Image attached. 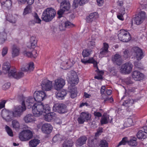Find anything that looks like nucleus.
Listing matches in <instances>:
<instances>
[{
    "label": "nucleus",
    "instance_id": "1",
    "mask_svg": "<svg viewBox=\"0 0 147 147\" xmlns=\"http://www.w3.org/2000/svg\"><path fill=\"white\" fill-rule=\"evenodd\" d=\"M32 110L35 116L39 117L42 115L44 116L45 120L47 121H50L56 116L55 113H50L51 108L48 104L44 105L41 102L36 103L32 106Z\"/></svg>",
    "mask_w": 147,
    "mask_h": 147
},
{
    "label": "nucleus",
    "instance_id": "2",
    "mask_svg": "<svg viewBox=\"0 0 147 147\" xmlns=\"http://www.w3.org/2000/svg\"><path fill=\"white\" fill-rule=\"evenodd\" d=\"M23 99L22 106H19L15 107L12 112V114L14 117H20L22 113L26 110V106H27L28 109L30 108L32 106V104L36 101L35 98L32 96L25 97Z\"/></svg>",
    "mask_w": 147,
    "mask_h": 147
},
{
    "label": "nucleus",
    "instance_id": "3",
    "mask_svg": "<svg viewBox=\"0 0 147 147\" xmlns=\"http://www.w3.org/2000/svg\"><path fill=\"white\" fill-rule=\"evenodd\" d=\"M10 67V63L8 61L4 62L2 65V68L3 71L5 74L8 73V75L9 77H13L15 78L18 79L23 76L24 73L21 71L17 72L16 69H11L9 72Z\"/></svg>",
    "mask_w": 147,
    "mask_h": 147
},
{
    "label": "nucleus",
    "instance_id": "4",
    "mask_svg": "<svg viewBox=\"0 0 147 147\" xmlns=\"http://www.w3.org/2000/svg\"><path fill=\"white\" fill-rule=\"evenodd\" d=\"M56 14V11L54 9L51 7L48 8L43 11L42 19L45 22H49L55 17Z\"/></svg>",
    "mask_w": 147,
    "mask_h": 147
},
{
    "label": "nucleus",
    "instance_id": "5",
    "mask_svg": "<svg viewBox=\"0 0 147 147\" xmlns=\"http://www.w3.org/2000/svg\"><path fill=\"white\" fill-rule=\"evenodd\" d=\"M67 79L69 85V88L73 87L78 83L79 79L76 73L74 71H71L67 74Z\"/></svg>",
    "mask_w": 147,
    "mask_h": 147
},
{
    "label": "nucleus",
    "instance_id": "6",
    "mask_svg": "<svg viewBox=\"0 0 147 147\" xmlns=\"http://www.w3.org/2000/svg\"><path fill=\"white\" fill-rule=\"evenodd\" d=\"M33 136V132L30 129L24 130L19 134V138L22 141L28 140Z\"/></svg>",
    "mask_w": 147,
    "mask_h": 147
},
{
    "label": "nucleus",
    "instance_id": "7",
    "mask_svg": "<svg viewBox=\"0 0 147 147\" xmlns=\"http://www.w3.org/2000/svg\"><path fill=\"white\" fill-rule=\"evenodd\" d=\"M118 36L119 39L123 42H127L131 39V36L129 32L123 29L120 30Z\"/></svg>",
    "mask_w": 147,
    "mask_h": 147
},
{
    "label": "nucleus",
    "instance_id": "8",
    "mask_svg": "<svg viewBox=\"0 0 147 147\" xmlns=\"http://www.w3.org/2000/svg\"><path fill=\"white\" fill-rule=\"evenodd\" d=\"M71 7V5L68 0H67L64 3L60 4V9L59 10L57 13L59 17H61L64 12L68 11Z\"/></svg>",
    "mask_w": 147,
    "mask_h": 147
},
{
    "label": "nucleus",
    "instance_id": "9",
    "mask_svg": "<svg viewBox=\"0 0 147 147\" xmlns=\"http://www.w3.org/2000/svg\"><path fill=\"white\" fill-rule=\"evenodd\" d=\"M133 67L132 64L130 62H127L121 66L120 72L125 74H129L132 71Z\"/></svg>",
    "mask_w": 147,
    "mask_h": 147
},
{
    "label": "nucleus",
    "instance_id": "10",
    "mask_svg": "<svg viewBox=\"0 0 147 147\" xmlns=\"http://www.w3.org/2000/svg\"><path fill=\"white\" fill-rule=\"evenodd\" d=\"M34 95L36 101L38 102L42 101L47 97L45 92L42 91H36Z\"/></svg>",
    "mask_w": 147,
    "mask_h": 147
},
{
    "label": "nucleus",
    "instance_id": "11",
    "mask_svg": "<svg viewBox=\"0 0 147 147\" xmlns=\"http://www.w3.org/2000/svg\"><path fill=\"white\" fill-rule=\"evenodd\" d=\"M65 84V81L62 78H58L55 80L54 88L56 90H58L62 88Z\"/></svg>",
    "mask_w": 147,
    "mask_h": 147
},
{
    "label": "nucleus",
    "instance_id": "12",
    "mask_svg": "<svg viewBox=\"0 0 147 147\" xmlns=\"http://www.w3.org/2000/svg\"><path fill=\"white\" fill-rule=\"evenodd\" d=\"M133 55L135 56L138 60H140L143 57V53L142 50L138 47H134L132 49Z\"/></svg>",
    "mask_w": 147,
    "mask_h": 147
},
{
    "label": "nucleus",
    "instance_id": "13",
    "mask_svg": "<svg viewBox=\"0 0 147 147\" xmlns=\"http://www.w3.org/2000/svg\"><path fill=\"white\" fill-rule=\"evenodd\" d=\"M66 106L63 104H56L54 105L53 107V111L57 112L59 113H63L66 111Z\"/></svg>",
    "mask_w": 147,
    "mask_h": 147
},
{
    "label": "nucleus",
    "instance_id": "14",
    "mask_svg": "<svg viewBox=\"0 0 147 147\" xmlns=\"http://www.w3.org/2000/svg\"><path fill=\"white\" fill-rule=\"evenodd\" d=\"M52 82L47 79H45L42 81L41 85L42 89L46 91L50 90L52 88Z\"/></svg>",
    "mask_w": 147,
    "mask_h": 147
},
{
    "label": "nucleus",
    "instance_id": "15",
    "mask_svg": "<svg viewBox=\"0 0 147 147\" xmlns=\"http://www.w3.org/2000/svg\"><path fill=\"white\" fill-rule=\"evenodd\" d=\"M75 63V62L72 59H67L61 63V67L64 69H68L70 68Z\"/></svg>",
    "mask_w": 147,
    "mask_h": 147
},
{
    "label": "nucleus",
    "instance_id": "16",
    "mask_svg": "<svg viewBox=\"0 0 147 147\" xmlns=\"http://www.w3.org/2000/svg\"><path fill=\"white\" fill-rule=\"evenodd\" d=\"M146 17L144 11H141L135 18V21L137 25H139L142 23Z\"/></svg>",
    "mask_w": 147,
    "mask_h": 147
},
{
    "label": "nucleus",
    "instance_id": "17",
    "mask_svg": "<svg viewBox=\"0 0 147 147\" xmlns=\"http://www.w3.org/2000/svg\"><path fill=\"white\" fill-rule=\"evenodd\" d=\"M132 76L136 81H140L142 80L144 77V74L138 71H134L132 73Z\"/></svg>",
    "mask_w": 147,
    "mask_h": 147
},
{
    "label": "nucleus",
    "instance_id": "18",
    "mask_svg": "<svg viewBox=\"0 0 147 147\" xmlns=\"http://www.w3.org/2000/svg\"><path fill=\"white\" fill-rule=\"evenodd\" d=\"M11 114V112L8 110L3 109L2 111V116L3 118L7 121H9L12 119V117L10 115Z\"/></svg>",
    "mask_w": 147,
    "mask_h": 147
},
{
    "label": "nucleus",
    "instance_id": "19",
    "mask_svg": "<svg viewBox=\"0 0 147 147\" xmlns=\"http://www.w3.org/2000/svg\"><path fill=\"white\" fill-rule=\"evenodd\" d=\"M112 61L114 64L120 65L122 63V60L121 55L118 53H116L112 56Z\"/></svg>",
    "mask_w": 147,
    "mask_h": 147
},
{
    "label": "nucleus",
    "instance_id": "20",
    "mask_svg": "<svg viewBox=\"0 0 147 147\" xmlns=\"http://www.w3.org/2000/svg\"><path fill=\"white\" fill-rule=\"evenodd\" d=\"M109 47V45L107 43H103V47L100 50L99 55V57H102L107 55L108 53L109 52L108 51Z\"/></svg>",
    "mask_w": 147,
    "mask_h": 147
},
{
    "label": "nucleus",
    "instance_id": "21",
    "mask_svg": "<svg viewBox=\"0 0 147 147\" xmlns=\"http://www.w3.org/2000/svg\"><path fill=\"white\" fill-rule=\"evenodd\" d=\"M53 127L49 123H46L44 124L42 127V130L43 132L48 134L52 131Z\"/></svg>",
    "mask_w": 147,
    "mask_h": 147
},
{
    "label": "nucleus",
    "instance_id": "22",
    "mask_svg": "<svg viewBox=\"0 0 147 147\" xmlns=\"http://www.w3.org/2000/svg\"><path fill=\"white\" fill-rule=\"evenodd\" d=\"M18 18L17 14L9 13L6 16V19L7 20L13 24L16 23Z\"/></svg>",
    "mask_w": 147,
    "mask_h": 147
},
{
    "label": "nucleus",
    "instance_id": "23",
    "mask_svg": "<svg viewBox=\"0 0 147 147\" xmlns=\"http://www.w3.org/2000/svg\"><path fill=\"white\" fill-rule=\"evenodd\" d=\"M72 23L69 21L65 22V23H62L59 25V28L60 30H65L66 28H70L74 26Z\"/></svg>",
    "mask_w": 147,
    "mask_h": 147
},
{
    "label": "nucleus",
    "instance_id": "24",
    "mask_svg": "<svg viewBox=\"0 0 147 147\" xmlns=\"http://www.w3.org/2000/svg\"><path fill=\"white\" fill-rule=\"evenodd\" d=\"M1 3L3 8L9 9L11 7L12 2L11 0H1Z\"/></svg>",
    "mask_w": 147,
    "mask_h": 147
},
{
    "label": "nucleus",
    "instance_id": "25",
    "mask_svg": "<svg viewBox=\"0 0 147 147\" xmlns=\"http://www.w3.org/2000/svg\"><path fill=\"white\" fill-rule=\"evenodd\" d=\"M113 118L109 115H103L101 119L100 123L102 125L106 124L109 122L112 123Z\"/></svg>",
    "mask_w": 147,
    "mask_h": 147
},
{
    "label": "nucleus",
    "instance_id": "26",
    "mask_svg": "<svg viewBox=\"0 0 147 147\" xmlns=\"http://www.w3.org/2000/svg\"><path fill=\"white\" fill-rule=\"evenodd\" d=\"M81 62L82 63L86 64L88 63H92L94 64V67H96L97 70H96V71H98L99 69L97 66V62L93 58H90L88 60H86L83 59L81 60Z\"/></svg>",
    "mask_w": 147,
    "mask_h": 147
},
{
    "label": "nucleus",
    "instance_id": "27",
    "mask_svg": "<svg viewBox=\"0 0 147 147\" xmlns=\"http://www.w3.org/2000/svg\"><path fill=\"white\" fill-rule=\"evenodd\" d=\"M96 141V140L94 136H91L88 139V145L90 147H98V144Z\"/></svg>",
    "mask_w": 147,
    "mask_h": 147
},
{
    "label": "nucleus",
    "instance_id": "28",
    "mask_svg": "<svg viewBox=\"0 0 147 147\" xmlns=\"http://www.w3.org/2000/svg\"><path fill=\"white\" fill-rule=\"evenodd\" d=\"M34 69V64L32 62H30L26 65L25 67H23L21 68L22 71H31Z\"/></svg>",
    "mask_w": 147,
    "mask_h": 147
},
{
    "label": "nucleus",
    "instance_id": "29",
    "mask_svg": "<svg viewBox=\"0 0 147 147\" xmlns=\"http://www.w3.org/2000/svg\"><path fill=\"white\" fill-rule=\"evenodd\" d=\"M98 15L97 13L94 12L90 13V15L86 18V20L88 22H92L95 19L98 18Z\"/></svg>",
    "mask_w": 147,
    "mask_h": 147
},
{
    "label": "nucleus",
    "instance_id": "30",
    "mask_svg": "<svg viewBox=\"0 0 147 147\" xmlns=\"http://www.w3.org/2000/svg\"><path fill=\"white\" fill-rule=\"evenodd\" d=\"M20 53V49L16 46H14L12 49L11 56L13 58L18 56Z\"/></svg>",
    "mask_w": 147,
    "mask_h": 147
},
{
    "label": "nucleus",
    "instance_id": "31",
    "mask_svg": "<svg viewBox=\"0 0 147 147\" xmlns=\"http://www.w3.org/2000/svg\"><path fill=\"white\" fill-rule=\"evenodd\" d=\"M69 91V95L71 97L74 98L76 97L77 95V88L75 87H70Z\"/></svg>",
    "mask_w": 147,
    "mask_h": 147
},
{
    "label": "nucleus",
    "instance_id": "32",
    "mask_svg": "<svg viewBox=\"0 0 147 147\" xmlns=\"http://www.w3.org/2000/svg\"><path fill=\"white\" fill-rule=\"evenodd\" d=\"M87 140V138L85 136L80 137L76 141V144L77 146H81L86 143Z\"/></svg>",
    "mask_w": 147,
    "mask_h": 147
},
{
    "label": "nucleus",
    "instance_id": "33",
    "mask_svg": "<svg viewBox=\"0 0 147 147\" xmlns=\"http://www.w3.org/2000/svg\"><path fill=\"white\" fill-rule=\"evenodd\" d=\"M95 38H93L92 36L91 38H90L88 39L87 46L89 48L92 49L95 47Z\"/></svg>",
    "mask_w": 147,
    "mask_h": 147
},
{
    "label": "nucleus",
    "instance_id": "34",
    "mask_svg": "<svg viewBox=\"0 0 147 147\" xmlns=\"http://www.w3.org/2000/svg\"><path fill=\"white\" fill-rule=\"evenodd\" d=\"M124 102L122 105L127 107H129L131 106L134 103V101L131 97H128L126 98Z\"/></svg>",
    "mask_w": 147,
    "mask_h": 147
},
{
    "label": "nucleus",
    "instance_id": "35",
    "mask_svg": "<svg viewBox=\"0 0 147 147\" xmlns=\"http://www.w3.org/2000/svg\"><path fill=\"white\" fill-rule=\"evenodd\" d=\"M24 119L26 123H28L34 121V118L32 114H28L24 117Z\"/></svg>",
    "mask_w": 147,
    "mask_h": 147
},
{
    "label": "nucleus",
    "instance_id": "36",
    "mask_svg": "<svg viewBox=\"0 0 147 147\" xmlns=\"http://www.w3.org/2000/svg\"><path fill=\"white\" fill-rule=\"evenodd\" d=\"M67 94L66 91L62 90L57 92L56 95L57 98L59 99H62L63 98L66 96Z\"/></svg>",
    "mask_w": 147,
    "mask_h": 147
},
{
    "label": "nucleus",
    "instance_id": "37",
    "mask_svg": "<svg viewBox=\"0 0 147 147\" xmlns=\"http://www.w3.org/2000/svg\"><path fill=\"white\" fill-rule=\"evenodd\" d=\"M88 0H74L73 5L76 7L78 5H82L87 3Z\"/></svg>",
    "mask_w": 147,
    "mask_h": 147
},
{
    "label": "nucleus",
    "instance_id": "38",
    "mask_svg": "<svg viewBox=\"0 0 147 147\" xmlns=\"http://www.w3.org/2000/svg\"><path fill=\"white\" fill-rule=\"evenodd\" d=\"M30 42L31 45V47L32 48H34L37 45V40L35 37L32 36L30 39Z\"/></svg>",
    "mask_w": 147,
    "mask_h": 147
},
{
    "label": "nucleus",
    "instance_id": "39",
    "mask_svg": "<svg viewBox=\"0 0 147 147\" xmlns=\"http://www.w3.org/2000/svg\"><path fill=\"white\" fill-rule=\"evenodd\" d=\"M40 142V140L36 139H34L29 142V146L30 147H36Z\"/></svg>",
    "mask_w": 147,
    "mask_h": 147
},
{
    "label": "nucleus",
    "instance_id": "40",
    "mask_svg": "<svg viewBox=\"0 0 147 147\" xmlns=\"http://www.w3.org/2000/svg\"><path fill=\"white\" fill-rule=\"evenodd\" d=\"M6 37V34L4 31L0 32V44L3 43L5 40Z\"/></svg>",
    "mask_w": 147,
    "mask_h": 147
},
{
    "label": "nucleus",
    "instance_id": "41",
    "mask_svg": "<svg viewBox=\"0 0 147 147\" xmlns=\"http://www.w3.org/2000/svg\"><path fill=\"white\" fill-rule=\"evenodd\" d=\"M92 53V51L91 49H86L83 50L82 52V55L84 57L89 56Z\"/></svg>",
    "mask_w": 147,
    "mask_h": 147
},
{
    "label": "nucleus",
    "instance_id": "42",
    "mask_svg": "<svg viewBox=\"0 0 147 147\" xmlns=\"http://www.w3.org/2000/svg\"><path fill=\"white\" fill-rule=\"evenodd\" d=\"M73 142L71 139H69L65 141L63 147H71L73 145Z\"/></svg>",
    "mask_w": 147,
    "mask_h": 147
},
{
    "label": "nucleus",
    "instance_id": "43",
    "mask_svg": "<svg viewBox=\"0 0 147 147\" xmlns=\"http://www.w3.org/2000/svg\"><path fill=\"white\" fill-rule=\"evenodd\" d=\"M123 56L125 58H127L129 57L131 55H133V51H130L127 49L125 50L123 52Z\"/></svg>",
    "mask_w": 147,
    "mask_h": 147
},
{
    "label": "nucleus",
    "instance_id": "44",
    "mask_svg": "<svg viewBox=\"0 0 147 147\" xmlns=\"http://www.w3.org/2000/svg\"><path fill=\"white\" fill-rule=\"evenodd\" d=\"M142 130H140L137 133V136L139 139H145L146 138V135Z\"/></svg>",
    "mask_w": 147,
    "mask_h": 147
},
{
    "label": "nucleus",
    "instance_id": "45",
    "mask_svg": "<svg viewBox=\"0 0 147 147\" xmlns=\"http://www.w3.org/2000/svg\"><path fill=\"white\" fill-rule=\"evenodd\" d=\"M133 123V121L131 118H128L125 121L124 123V126L125 127H129L132 125Z\"/></svg>",
    "mask_w": 147,
    "mask_h": 147
},
{
    "label": "nucleus",
    "instance_id": "46",
    "mask_svg": "<svg viewBox=\"0 0 147 147\" xmlns=\"http://www.w3.org/2000/svg\"><path fill=\"white\" fill-rule=\"evenodd\" d=\"M32 12V7L30 5H28L24 9L23 13L24 15H25L27 14L30 13Z\"/></svg>",
    "mask_w": 147,
    "mask_h": 147
},
{
    "label": "nucleus",
    "instance_id": "47",
    "mask_svg": "<svg viewBox=\"0 0 147 147\" xmlns=\"http://www.w3.org/2000/svg\"><path fill=\"white\" fill-rule=\"evenodd\" d=\"M80 116L86 121L89 119L90 117L88 112H82L81 113Z\"/></svg>",
    "mask_w": 147,
    "mask_h": 147
},
{
    "label": "nucleus",
    "instance_id": "48",
    "mask_svg": "<svg viewBox=\"0 0 147 147\" xmlns=\"http://www.w3.org/2000/svg\"><path fill=\"white\" fill-rule=\"evenodd\" d=\"M12 125L13 127L15 129H18L20 127L19 122L16 120H14L12 121Z\"/></svg>",
    "mask_w": 147,
    "mask_h": 147
},
{
    "label": "nucleus",
    "instance_id": "49",
    "mask_svg": "<svg viewBox=\"0 0 147 147\" xmlns=\"http://www.w3.org/2000/svg\"><path fill=\"white\" fill-rule=\"evenodd\" d=\"M129 144L132 146H136L137 145L136 138H133L131 139L129 142Z\"/></svg>",
    "mask_w": 147,
    "mask_h": 147
},
{
    "label": "nucleus",
    "instance_id": "50",
    "mask_svg": "<svg viewBox=\"0 0 147 147\" xmlns=\"http://www.w3.org/2000/svg\"><path fill=\"white\" fill-rule=\"evenodd\" d=\"M35 23H40L41 21V19L39 18L37 14L35 13L33 15Z\"/></svg>",
    "mask_w": 147,
    "mask_h": 147
},
{
    "label": "nucleus",
    "instance_id": "51",
    "mask_svg": "<svg viewBox=\"0 0 147 147\" xmlns=\"http://www.w3.org/2000/svg\"><path fill=\"white\" fill-rule=\"evenodd\" d=\"M99 146L100 147H108L107 143L105 140H102L100 141Z\"/></svg>",
    "mask_w": 147,
    "mask_h": 147
},
{
    "label": "nucleus",
    "instance_id": "52",
    "mask_svg": "<svg viewBox=\"0 0 147 147\" xmlns=\"http://www.w3.org/2000/svg\"><path fill=\"white\" fill-rule=\"evenodd\" d=\"M5 129L8 135L10 136H13L12 130L7 125L5 126Z\"/></svg>",
    "mask_w": 147,
    "mask_h": 147
},
{
    "label": "nucleus",
    "instance_id": "53",
    "mask_svg": "<svg viewBox=\"0 0 147 147\" xmlns=\"http://www.w3.org/2000/svg\"><path fill=\"white\" fill-rule=\"evenodd\" d=\"M127 141V138L125 137L123 138L122 140L120 142L119 144L117 146V147H119V146L121 145H125L126 144Z\"/></svg>",
    "mask_w": 147,
    "mask_h": 147
},
{
    "label": "nucleus",
    "instance_id": "54",
    "mask_svg": "<svg viewBox=\"0 0 147 147\" xmlns=\"http://www.w3.org/2000/svg\"><path fill=\"white\" fill-rule=\"evenodd\" d=\"M103 99H104V101L106 102V101H108L110 102H113V100L112 98L111 97L109 98L107 96H105L104 97L102 96Z\"/></svg>",
    "mask_w": 147,
    "mask_h": 147
},
{
    "label": "nucleus",
    "instance_id": "55",
    "mask_svg": "<svg viewBox=\"0 0 147 147\" xmlns=\"http://www.w3.org/2000/svg\"><path fill=\"white\" fill-rule=\"evenodd\" d=\"M23 53L25 56H27L28 57H32V53L31 52H28L26 51H25L23 52Z\"/></svg>",
    "mask_w": 147,
    "mask_h": 147
},
{
    "label": "nucleus",
    "instance_id": "56",
    "mask_svg": "<svg viewBox=\"0 0 147 147\" xmlns=\"http://www.w3.org/2000/svg\"><path fill=\"white\" fill-rule=\"evenodd\" d=\"M8 48L7 47L4 48L2 50V55L3 57L5 56L7 53Z\"/></svg>",
    "mask_w": 147,
    "mask_h": 147
},
{
    "label": "nucleus",
    "instance_id": "57",
    "mask_svg": "<svg viewBox=\"0 0 147 147\" xmlns=\"http://www.w3.org/2000/svg\"><path fill=\"white\" fill-rule=\"evenodd\" d=\"M105 86H102L101 87V88L100 90V91H101V94L103 95H102V97L103 96V97L105 96L104 95L105 94Z\"/></svg>",
    "mask_w": 147,
    "mask_h": 147
},
{
    "label": "nucleus",
    "instance_id": "58",
    "mask_svg": "<svg viewBox=\"0 0 147 147\" xmlns=\"http://www.w3.org/2000/svg\"><path fill=\"white\" fill-rule=\"evenodd\" d=\"M60 136L59 134H57L54 136L53 138V141L54 142H55L58 141L60 139Z\"/></svg>",
    "mask_w": 147,
    "mask_h": 147
},
{
    "label": "nucleus",
    "instance_id": "59",
    "mask_svg": "<svg viewBox=\"0 0 147 147\" xmlns=\"http://www.w3.org/2000/svg\"><path fill=\"white\" fill-rule=\"evenodd\" d=\"M125 82L127 84H131L133 83V82L131 80V79L130 78H126L125 79Z\"/></svg>",
    "mask_w": 147,
    "mask_h": 147
},
{
    "label": "nucleus",
    "instance_id": "60",
    "mask_svg": "<svg viewBox=\"0 0 147 147\" xmlns=\"http://www.w3.org/2000/svg\"><path fill=\"white\" fill-rule=\"evenodd\" d=\"M10 84L9 83H7L5 84L3 86V88L4 90H6L9 88Z\"/></svg>",
    "mask_w": 147,
    "mask_h": 147
},
{
    "label": "nucleus",
    "instance_id": "61",
    "mask_svg": "<svg viewBox=\"0 0 147 147\" xmlns=\"http://www.w3.org/2000/svg\"><path fill=\"white\" fill-rule=\"evenodd\" d=\"M78 123L80 124H82L85 121H86L84 118H83L80 115V116L78 118Z\"/></svg>",
    "mask_w": 147,
    "mask_h": 147
},
{
    "label": "nucleus",
    "instance_id": "62",
    "mask_svg": "<svg viewBox=\"0 0 147 147\" xmlns=\"http://www.w3.org/2000/svg\"><path fill=\"white\" fill-rule=\"evenodd\" d=\"M102 127L99 128L97 130V132L95 134V136H97L99 135H100V133L102 132Z\"/></svg>",
    "mask_w": 147,
    "mask_h": 147
},
{
    "label": "nucleus",
    "instance_id": "63",
    "mask_svg": "<svg viewBox=\"0 0 147 147\" xmlns=\"http://www.w3.org/2000/svg\"><path fill=\"white\" fill-rule=\"evenodd\" d=\"M98 5L99 6H101L104 3L103 0H97Z\"/></svg>",
    "mask_w": 147,
    "mask_h": 147
},
{
    "label": "nucleus",
    "instance_id": "64",
    "mask_svg": "<svg viewBox=\"0 0 147 147\" xmlns=\"http://www.w3.org/2000/svg\"><path fill=\"white\" fill-rule=\"evenodd\" d=\"M5 100H3L1 102H0V109L4 107H5V105L6 102Z\"/></svg>",
    "mask_w": 147,
    "mask_h": 147
}]
</instances>
